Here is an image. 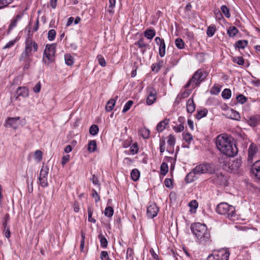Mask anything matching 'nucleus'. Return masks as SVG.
<instances>
[{"instance_id":"obj_4","label":"nucleus","mask_w":260,"mask_h":260,"mask_svg":"<svg viewBox=\"0 0 260 260\" xmlns=\"http://www.w3.org/2000/svg\"><path fill=\"white\" fill-rule=\"evenodd\" d=\"M207 73L203 72L202 70L199 69L192 75L191 79L189 80L188 82L184 86L185 88H187L191 86L192 88H194L199 86L201 83L206 78Z\"/></svg>"},{"instance_id":"obj_14","label":"nucleus","mask_w":260,"mask_h":260,"mask_svg":"<svg viewBox=\"0 0 260 260\" xmlns=\"http://www.w3.org/2000/svg\"><path fill=\"white\" fill-rule=\"evenodd\" d=\"M156 91L153 88L148 89V94L146 100L147 104L148 105H152L156 100Z\"/></svg>"},{"instance_id":"obj_9","label":"nucleus","mask_w":260,"mask_h":260,"mask_svg":"<svg viewBox=\"0 0 260 260\" xmlns=\"http://www.w3.org/2000/svg\"><path fill=\"white\" fill-rule=\"evenodd\" d=\"M245 122L251 127H254L260 124V114H255L247 117Z\"/></svg>"},{"instance_id":"obj_15","label":"nucleus","mask_w":260,"mask_h":260,"mask_svg":"<svg viewBox=\"0 0 260 260\" xmlns=\"http://www.w3.org/2000/svg\"><path fill=\"white\" fill-rule=\"evenodd\" d=\"M134 44L141 49V53L143 54L145 53L146 48H150V45L144 42V39L143 38H141L139 39V40L136 42Z\"/></svg>"},{"instance_id":"obj_61","label":"nucleus","mask_w":260,"mask_h":260,"mask_svg":"<svg viewBox=\"0 0 260 260\" xmlns=\"http://www.w3.org/2000/svg\"><path fill=\"white\" fill-rule=\"evenodd\" d=\"M191 92V89H187L185 90L183 92L180 93L179 94L180 95L181 97L184 99L188 97L190 94Z\"/></svg>"},{"instance_id":"obj_31","label":"nucleus","mask_w":260,"mask_h":260,"mask_svg":"<svg viewBox=\"0 0 260 260\" xmlns=\"http://www.w3.org/2000/svg\"><path fill=\"white\" fill-rule=\"evenodd\" d=\"M49 169L47 166H43L40 172L39 177L47 178Z\"/></svg>"},{"instance_id":"obj_27","label":"nucleus","mask_w":260,"mask_h":260,"mask_svg":"<svg viewBox=\"0 0 260 260\" xmlns=\"http://www.w3.org/2000/svg\"><path fill=\"white\" fill-rule=\"evenodd\" d=\"M248 41L247 40H239L235 43V46L239 49H244L247 46Z\"/></svg>"},{"instance_id":"obj_59","label":"nucleus","mask_w":260,"mask_h":260,"mask_svg":"<svg viewBox=\"0 0 260 260\" xmlns=\"http://www.w3.org/2000/svg\"><path fill=\"white\" fill-rule=\"evenodd\" d=\"M184 129V127L182 124L176 125L173 126V129L177 133L182 132Z\"/></svg>"},{"instance_id":"obj_33","label":"nucleus","mask_w":260,"mask_h":260,"mask_svg":"<svg viewBox=\"0 0 260 260\" xmlns=\"http://www.w3.org/2000/svg\"><path fill=\"white\" fill-rule=\"evenodd\" d=\"M216 31L215 26L214 25H210L207 29V35L208 37L213 36Z\"/></svg>"},{"instance_id":"obj_56","label":"nucleus","mask_w":260,"mask_h":260,"mask_svg":"<svg viewBox=\"0 0 260 260\" xmlns=\"http://www.w3.org/2000/svg\"><path fill=\"white\" fill-rule=\"evenodd\" d=\"M115 3H116L115 0H109V6L108 12L109 13H113L114 12V11H113V9L115 6Z\"/></svg>"},{"instance_id":"obj_12","label":"nucleus","mask_w":260,"mask_h":260,"mask_svg":"<svg viewBox=\"0 0 260 260\" xmlns=\"http://www.w3.org/2000/svg\"><path fill=\"white\" fill-rule=\"evenodd\" d=\"M20 117H9L6 120V126L7 127H12L16 129L18 127V121L20 120Z\"/></svg>"},{"instance_id":"obj_37","label":"nucleus","mask_w":260,"mask_h":260,"mask_svg":"<svg viewBox=\"0 0 260 260\" xmlns=\"http://www.w3.org/2000/svg\"><path fill=\"white\" fill-rule=\"evenodd\" d=\"M221 96L224 99H229L231 96V91L230 89H224L221 93Z\"/></svg>"},{"instance_id":"obj_1","label":"nucleus","mask_w":260,"mask_h":260,"mask_svg":"<svg viewBox=\"0 0 260 260\" xmlns=\"http://www.w3.org/2000/svg\"><path fill=\"white\" fill-rule=\"evenodd\" d=\"M27 29L28 37L25 42V48L24 51L21 53L19 60L23 62V70L25 71L29 69L30 62L32 61V52H37L38 50V44L32 40V34H31L30 26H28Z\"/></svg>"},{"instance_id":"obj_44","label":"nucleus","mask_w":260,"mask_h":260,"mask_svg":"<svg viewBox=\"0 0 260 260\" xmlns=\"http://www.w3.org/2000/svg\"><path fill=\"white\" fill-rule=\"evenodd\" d=\"M140 135L144 139H147L149 137L150 131L147 128H143L140 130Z\"/></svg>"},{"instance_id":"obj_47","label":"nucleus","mask_w":260,"mask_h":260,"mask_svg":"<svg viewBox=\"0 0 260 260\" xmlns=\"http://www.w3.org/2000/svg\"><path fill=\"white\" fill-rule=\"evenodd\" d=\"M220 91V88L219 86L214 85L210 90V93L213 95H217Z\"/></svg>"},{"instance_id":"obj_30","label":"nucleus","mask_w":260,"mask_h":260,"mask_svg":"<svg viewBox=\"0 0 260 260\" xmlns=\"http://www.w3.org/2000/svg\"><path fill=\"white\" fill-rule=\"evenodd\" d=\"M96 149V142L95 140L90 141L88 143V150L90 152H94Z\"/></svg>"},{"instance_id":"obj_50","label":"nucleus","mask_w":260,"mask_h":260,"mask_svg":"<svg viewBox=\"0 0 260 260\" xmlns=\"http://www.w3.org/2000/svg\"><path fill=\"white\" fill-rule=\"evenodd\" d=\"M166 142L164 138L160 139L159 140V151L161 153H163L165 150Z\"/></svg>"},{"instance_id":"obj_60","label":"nucleus","mask_w":260,"mask_h":260,"mask_svg":"<svg viewBox=\"0 0 260 260\" xmlns=\"http://www.w3.org/2000/svg\"><path fill=\"white\" fill-rule=\"evenodd\" d=\"M92 196L93 198H94L95 202L97 203L100 200V197L98 193L97 192V191L94 189H93L92 190Z\"/></svg>"},{"instance_id":"obj_29","label":"nucleus","mask_w":260,"mask_h":260,"mask_svg":"<svg viewBox=\"0 0 260 260\" xmlns=\"http://www.w3.org/2000/svg\"><path fill=\"white\" fill-rule=\"evenodd\" d=\"M98 239L100 241L101 246L103 248H106L108 245L107 239L102 234L98 235Z\"/></svg>"},{"instance_id":"obj_11","label":"nucleus","mask_w":260,"mask_h":260,"mask_svg":"<svg viewBox=\"0 0 260 260\" xmlns=\"http://www.w3.org/2000/svg\"><path fill=\"white\" fill-rule=\"evenodd\" d=\"M155 41L157 45L159 46V55L162 57L166 54V44L165 41L158 37L155 38Z\"/></svg>"},{"instance_id":"obj_42","label":"nucleus","mask_w":260,"mask_h":260,"mask_svg":"<svg viewBox=\"0 0 260 260\" xmlns=\"http://www.w3.org/2000/svg\"><path fill=\"white\" fill-rule=\"evenodd\" d=\"M175 43L176 46L179 49H182L184 47V43L181 38L176 39Z\"/></svg>"},{"instance_id":"obj_24","label":"nucleus","mask_w":260,"mask_h":260,"mask_svg":"<svg viewBox=\"0 0 260 260\" xmlns=\"http://www.w3.org/2000/svg\"><path fill=\"white\" fill-rule=\"evenodd\" d=\"M169 120L168 119H165L160 121L156 126V130L158 132H161L165 129L166 126L169 124Z\"/></svg>"},{"instance_id":"obj_57","label":"nucleus","mask_w":260,"mask_h":260,"mask_svg":"<svg viewBox=\"0 0 260 260\" xmlns=\"http://www.w3.org/2000/svg\"><path fill=\"white\" fill-rule=\"evenodd\" d=\"M134 160L129 157H125L123 160V164L126 167H130L133 162Z\"/></svg>"},{"instance_id":"obj_40","label":"nucleus","mask_w":260,"mask_h":260,"mask_svg":"<svg viewBox=\"0 0 260 260\" xmlns=\"http://www.w3.org/2000/svg\"><path fill=\"white\" fill-rule=\"evenodd\" d=\"M220 9L222 13L224 15V16L226 18H230L231 17L230 10L225 5L221 6Z\"/></svg>"},{"instance_id":"obj_41","label":"nucleus","mask_w":260,"mask_h":260,"mask_svg":"<svg viewBox=\"0 0 260 260\" xmlns=\"http://www.w3.org/2000/svg\"><path fill=\"white\" fill-rule=\"evenodd\" d=\"M168 166L166 162H162L160 166V172L162 175H166L168 172Z\"/></svg>"},{"instance_id":"obj_23","label":"nucleus","mask_w":260,"mask_h":260,"mask_svg":"<svg viewBox=\"0 0 260 260\" xmlns=\"http://www.w3.org/2000/svg\"><path fill=\"white\" fill-rule=\"evenodd\" d=\"M197 175L194 172V169L190 172L185 177V180L186 183H191L196 179V175Z\"/></svg>"},{"instance_id":"obj_17","label":"nucleus","mask_w":260,"mask_h":260,"mask_svg":"<svg viewBox=\"0 0 260 260\" xmlns=\"http://www.w3.org/2000/svg\"><path fill=\"white\" fill-rule=\"evenodd\" d=\"M252 171L256 178L260 180V160H256L253 164Z\"/></svg>"},{"instance_id":"obj_64","label":"nucleus","mask_w":260,"mask_h":260,"mask_svg":"<svg viewBox=\"0 0 260 260\" xmlns=\"http://www.w3.org/2000/svg\"><path fill=\"white\" fill-rule=\"evenodd\" d=\"M90 180L92 181L93 184L100 186V184L98 178L95 176V175H93L92 178H90Z\"/></svg>"},{"instance_id":"obj_3","label":"nucleus","mask_w":260,"mask_h":260,"mask_svg":"<svg viewBox=\"0 0 260 260\" xmlns=\"http://www.w3.org/2000/svg\"><path fill=\"white\" fill-rule=\"evenodd\" d=\"M190 230L200 243L205 244L209 241L210 234L206 224L195 222L191 224Z\"/></svg>"},{"instance_id":"obj_55","label":"nucleus","mask_w":260,"mask_h":260,"mask_svg":"<svg viewBox=\"0 0 260 260\" xmlns=\"http://www.w3.org/2000/svg\"><path fill=\"white\" fill-rule=\"evenodd\" d=\"M236 99L238 103L242 104L245 103L247 101V98L246 96H245L244 95H243V94L238 95L237 96Z\"/></svg>"},{"instance_id":"obj_49","label":"nucleus","mask_w":260,"mask_h":260,"mask_svg":"<svg viewBox=\"0 0 260 260\" xmlns=\"http://www.w3.org/2000/svg\"><path fill=\"white\" fill-rule=\"evenodd\" d=\"M134 102L132 101H128L126 102V103L124 106L123 109L122 110V113H124L126 112L127 111L129 110L132 106L133 105Z\"/></svg>"},{"instance_id":"obj_21","label":"nucleus","mask_w":260,"mask_h":260,"mask_svg":"<svg viewBox=\"0 0 260 260\" xmlns=\"http://www.w3.org/2000/svg\"><path fill=\"white\" fill-rule=\"evenodd\" d=\"M21 17L22 16L21 15L18 14L11 20L10 24L9 25L8 31H10L16 26L18 21L21 19Z\"/></svg>"},{"instance_id":"obj_7","label":"nucleus","mask_w":260,"mask_h":260,"mask_svg":"<svg viewBox=\"0 0 260 260\" xmlns=\"http://www.w3.org/2000/svg\"><path fill=\"white\" fill-rule=\"evenodd\" d=\"M215 167L213 164L204 163L197 165L194 168V172L197 175L202 174H212L215 172Z\"/></svg>"},{"instance_id":"obj_39","label":"nucleus","mask_w":260,"mask_h":260,"mask_svg":"<svg viewBox=\"0 0 260 260\" xmlns=\"http://www.w3.org/2000/svg\"><path fill=\"white\" fill-rule=\"evenodd\" d=\"M182 136H183V139L188 144H189L191 143V141L193 139L192 135L190 133H183L182 134Z\"/></svg>"},{"instance_id":"obj_53","label":"nucleus","mask_w":260,"mask_h":260,"mask_svg":"<svg viewBox=\"0 0 260 260\" xmlns=\"http://www.w3.org/2000/svg\"><path fill=\"white\" fill-rule=\"evenodd\" d=\"M92 211L91 209L89 207L88 208V220L89 222L95 223L96 220L92 217Z\"/></svg>"},{"instance_id":"obj_43","label":"nucleus","mask_w":260,"mask_h":260,"mask_svg":"<svg viewBox=\"0 0 260 260\" xmlns=\"http://www.w3.org/2000/svg\"><path fill=\"white\" fill-rule=\"evenodd\" d=\"M208 113V110L206 109H204L203 110H201L198 111V113L196 115V118L198 119H200L202 118L205 117Z\"/></svg>"},{"instance_id":"obj_18","label":"nucleus","mask_w":260,"mask_h":260,"mask_svg":"<svg viewBox=\"0 0 260 260\" xmlns=\"http://www.w3.org/2000/svg\"><path fill=\"white\" fill-rule=\"evenodd\" d=\"M176 139L174 136L170 135L168 137V140L167 141V143L169 145V147L167 148V151L170 152L171 153H173L174 152V146L175 144Z\"/></svg>"},{"instance_id":"obj_20","label":"nucleus","mask_w":260,"mask_h":260,"mask_svg":"<svg viewBox=\"0 0 260 260\" xmlns=\"http://www.w3.org/2000/svg\"><path fill=\"white\" fill-rule=\"evenodd\" d=\"M117 99L118 96H116L115 99H111L108 101L105 107V110L107 112H110L113 109Z\"/></svg>"},{"instance_id":"obj_46","label":"nucleus","mask_w":260,"mask_h":260,"mask_svg":"<svg viewBox=\"0 0 260 260\" xmlns=\"http://www.w3.org/2000/svg\"><path fill=\"white\" fill-rule=\"evenodd\" d=\"M40 185L43 187H46L48 186V183L47 181V178L39 177Z\"/></svg>"},{"instance_id":"obj_2","label":"nucleus","mask_w":260,"mask_h":260,"mask_svg":"<svg viewBox=\"0 0 260 260\" xmlns=\"http://www.w3.org/2000/svg\"><path fill=\"white\" fill-rule=\"evenodd\" d=\"M216 145L220 152L229 157H234L238 153L236 145L229 139L227 136L219 135L216 138Z\"/></svg>"},{"instance_id":"obj_36","label":"nucleus","mask_w":260,"mask_h":260,"mask_svg":"<svg viewBox=\"0 0 260 260\" xmlns=\"http://www.w3.org/2000/svg\"><path fill=\"white\" fill-rule=\"evenodd\" d=\"M99 131V128L98 125L93 124L89 128V133L92 136L96 135Z\"/></svg>"},{"instance_id":"obj_13","label":"nucleus","mask_w":260,"mask_h":260,"mask_svg":"<svg viewBox=\"0 0 260 260\" xmlns=\"http://www.w3.org/2000/svg\"><path fill=\"white\" fill-rule=\"evenodd\" d=\"M158 208L155 204H152L147 207V215L149 218H153L157 215Z\"/></svg>"},{"instance_id":"obj_5","label":"nucleus","mask_w":260,"mask_h":260,"mask_svg":"<svg viewBox=\"0 0 260 260\" xmlns=\"http://www.w3.org/2000/svg\"><path fill=\"white\" fill-rule=\"evenodd\" d=\"M56 53V44H47L43 53V61L45 64H49L55 60Z\"/></svg>"},{"instance_id":"obj_51","label":"nucleus","mask_w":260,"mask_h":260,"mask_svg":"<svg viewBox=\"0 0 260 260\" xmlns=\"http://www.w3.org/2000/svg\"><path fill=\"white\" fill-rule=\"evenodd\" d=\"M139 149L137 143H135L132 145L130 148L129 152L132 154H137L138 152Z\"/></svg>"},{"instance_id":"obj_6","label":"nucleus","mask_w":260,"mask_h":260,"mask_svg":"<svg viewBox=\"0 0 260 260\" xmlns=\"http://www.w3.org/2000/svg\"><path fill=\"white\" fill-rule=\"evenodd\" d=\"M216 211L218 214L227 215L229 218L235 216V207L226 203L223 202L219 204L217 206Z\"/></svg>"},{"instance_id":"obj_45","label":"nucleus","mask_w":260,"mask_h":260,"mask_svg":"<svg viewBox=\"0 0 260 260\" xmlns=\"http://www.w3.org/2000/svg\"><path fill=\"white\" fill-rule=\"evenodd\" d=\"M81 240L80 242V251L82 252L84 251V243H85V234L82 231L81 233Z\"/></svg>"},{"instance_id":"obj_54","label":"nucleus","mask_w":260,"mask_h":260,"mask_svg":"<svg viewBox=\"0 0 260 260\" xmlns=\"http://www.w3.org/2000/svg\"><path fill=\"white\" fill-rule=\"evenodd\" d=\"M213 12L216 19L220 20L223 18L222 13L218 9H214Z\"/></svg>"},{"instance_id":"obj_63","label":"nucleus","mask_w":260,"mask_h":260,"mask_svg":"<svg viewBox=\"0 0 260 260\" xmlns=\"http://www.w3.org/2000/svg\"><path fill=\"white\" fill-rule=\"evenodd\" d=\"M165 184L168 188H171L173 187L172 181L170 178H166L165 180Z\"/></svg>"},{"instance_id":"obj_22","label":"nucleus","mask_w":260,"mask_h":260,"mask_svg":"<svg viewBox=\"0 0 260 260\" xmlns=\"http://www.w3.org/2000/svg\"><path fill=\"white\" fill-rule=\"evenodd\" d=\"M156 32L154 29H146L144 32V36L147 39L151 40L155 36Z\"/></svg>"},{"instance_id":"obj_35","label":"nucleus","mask_w":260,"mask_h":260,"mask_svg":"<svg viewBox=\"0 0 260 260\" xmlns=\"http://www.w3.org/2000/svg\"><path fill=\"white\" fill-rule=\"evenodd\" d=\"M230 118L236 120H239L240 119V114L234 110H231Z\"/></svg>"},{"instance_id":"obj_38","label":"nucleus","mask_w":260,"mask_h":260,"mask_svg":"<svg viewBox=\"0 0 260 260\" xmlns=\"http://www.w3.org/2000/svg\"><path fill=\"white\" fill-rule=\"evenodd\" d=\"M232 61L238 65L242 66L244 63V59L242 57L236 56L232 58Z\"/></svg>"},{"instance_id":"obj_10","label":"nucleus","mask_w":260,"mask_h":260,"mask_svg":"<svg viewBox=\"0 0 260 260\" xmlns=\"http://www.w3.org/2000/svg\"><path fill=\"white\" fill-rule=\"evenodd\" d=\"M29 96V90L27 87L20 86L17 88L15 95L13 99L15 100H20L19 96L23 98H26Z\"/></svg>"},{"instance_id":"obj_25","label":"nucleus","mask_w":260,"mask_h":260,"mask_svg":"<svg viewBox=\"0 0 260 260\" xmlns=\"http://www.w3.org/2000/svg\"><path fill=\"white\" fill-rule=\"evenodd\" d=\"M131 178L134 181H137L139 180L140 176V171L137 169H133L131 173Z\"/></svg>"},{"instance_id":"obj_62","label":"nucleus","mask_w":260,"mask_h":260,"mask_svg":"<svg viewBox=\"0 0 260 260\" xmlns=\"http://www.w3.org/2000/svg\"><path fill=\"white\" fill-rule=\"evenodd\" d=\"M35 158L40 160L42 158V152L40 150H36L35 153Z\"/></svg>"},{"instance_id":"obj_26","label":"nucleus","mask_w":260,"mask_h":260,"mask_svg":"<svg viewBox=\"0 0 260 260\" xmlns=\"http://www.w3.org/2000/svg\"><path fill=\"white\" fill-rule=\"evenodd\" d=\"M238 32V29L235 26H230L228 31L227 33L229 36L231 37H234Z\"/></svg>"},{"instance_id":"obj_34","label":"nucleus","mask_w":260,"mask_h":260,"mask_svg":"<svg viewBox=\"0 0 260 260\" xmlns=\"http://www.w3.org/2000/svg\"><path fill=\"white\" fill-rule=\"evenodd\" d=\"M14 1V0H0V9L7 7L10 4H12Z\"/></svg>"},{"instance_id":"obj_28","label":"nucleus","mask_w":260,"mask_h":260,"mask_svg":"<svg viewBox=\"0 0 260 260\" xmlns=\"http://www.w3.org/2000/svg\"><path fill=\"white\" fill-rule=\"evenodd\" d=\"M65 63L68 66H72L74 63L73 57L70 54H66L64 55Z\"/></svg>"},{"instance_id":"obj_48","label":"nucleus","mask_w":260,"mask_h":260,"mask_svg":"<svg viewBox=\"0 0 260 260\" xmlns=\"http://www.w3.org/2000/svg\"><path fill=\"white\" fill-rule=\"evenodd\" d=\"M56 31L54 29H50L48 32V39L49 41H53L55 38Z\"/></svg>"},{"instance_id":"obj_19","label":"nucleus","mask_w":260,"mask_h":260,"mask_svg":"<svg viewBox=\"0 0 260 260\" xmlns=\"http://www.w3.org/2000/svg\"><path fill=\"white\" fill-rule=\"evenodd\" d=\"M196 109V105L192 98L188 99L186 103V109L189 113H193Z\"/></svg>"},{"instance_id":"obj_32","label":"nucleus","mask_w":260,"mask_h":260,"mask_svg":"<svg viewBox=\"0 0 260 260\" xmlns=\"http://www.w3.org/2000/svg\"><path fill=\"white\" fill-rule=\"evenodd\" d=\"M114 214V210L112 207H107L104 211V215L108 217H111Z\"/></svg>"},{"instance_id":"obj_58","label":"nucleus","mask_w":260,"mask_h":260,"mask_svg":"<svg viewBox=\"0 0 260 260\" xmlns=\"http://www.w3.org/2000/svg\"><path fill=\"white\" fill-rule=\"evenodd\" d=\"M100 258L101 260H111L109 258L108 252L106 251H102L101 252Z\"/></svg>"},{"instance_id":"obj_8","label":"nucleus","mask_w":260,"mask_h":260,"mask_svg":"<svg viewBox=\"0 0 260 260\" xmlns=\"http://www.w3.org/2000/svg\"><path fill=\"white\" fill-rule=\"evenodd\" d=\"M230 252L226 249L220 250L217 254L209 255L207 260H229Z\"/></svg>"},{"instance_id":"obj_16","label":"nucleus","mask_w":260,"mask_h":260,"mask_svg":"<svg viewBox=\"0 0 260 260\" xmlns=\"http://www.w3.org/2000/svg\"><path fill=\"white\" fill-rule=\"evenodd\" d=\"M257 151L258 149L254 143H251L248 148V161L249 162H252L254 156Z\"/></svg>"},{"instance_id":"obj_52","label":"nucleus","mask_w":260,"mask_h":260,"mask_svg":"<svg viewBox=\"0 0 260 260\" xmlns=\"http://www.w3.org/2000/svg\"><path fill=\"white\" fill-rule=\"evenodd\" d=\"M97 59L99 64L103 67H105L106 66V62L104 57L101 55H98L97 56Z\"/></svg>"}]
</instances>
